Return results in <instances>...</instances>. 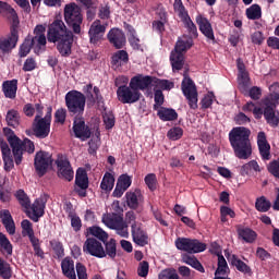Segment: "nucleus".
I'll list each match as a JSON object with an SVG mask.
<instances>
[{"mask_svg": "<svg viewBox=\"0 0 279 279\" xmlns=\"http://www.w3.org/2000/svg\"><path fill=\"white\" fill-rule=\"evenodd\" d=\"M155 105L153 106V110H158L159 108H162V104H165V95L162 94V90L157 89L155 90Z\"/></svg>", "mask_w": 279, "mask_h": 279, "instance_id": "052dcab7", "label": "nucleus"}, {"mask_svg": "<svg viewBox=\"0 0 279 279\" xmlns=\"http://www.w3.org/2000/svg\"><path fill=\"white\" fill-rule=\"evenodd\" d=\"M50 246L56 254L54 258H64V245L62 244V242L58 240H52L50 241Z\"/></svg>", "mask_w": 279, "mask_h": 279, "instance_id": "3c124183", "label": "nucleus"}, {"mask_svg": "<svg viewBox=\"0 0 279 279\" xmlns=\"http://www.w3.org/2000/svg\"><path fill=\"white\" fill-rule=\"evenodd\" d=\"M110 4L100 5L98 16L102 21H108L110 19Z\"/></svg>", "mask_w": 279, "mask_h": 279, "instance_id": "69168bd1", "label": "nucleus"}, {"mask_svg": "<svg viewBox=\"0 0 279 279\" xmlns=\"http://www.w3.org/2000/svg\"><path fill=\"white\" fill-rule=\"evenodd\" d=\"M102 223H105L107 228H110V230H117V228H120L125 221H123V216L113 214L112 216L102 217Z\"/></svg>", "mask_w": 279, "mask_h": 279, "instance_id": "7c9ffc66", "label": "nucleus"}, {"mask_svg": "<svg viewBox=\"0 0 279 279\" xmlns=\"http://www.w3.org/2000/svg\"><path fill=\"white\" fill-rule=\"evenodd\" d=\"M144 182L148 186L149 191H156V183L158 182V180L156 179V174H147L144 179Z\"/></svg>", "mask_w": 279, "mask_h": 279, "instance_id": "e2e57ef3", "label": "nucleus"}, {"mask_svg": "<svg viewBox=\"0 0 279 279\" xmlns=\"http://www.w3.org/2000/svg\"><path fill=\"white\" fill-rule=\"evenodd\" d=\"M264 119H266V123L270 125V128H278L279 125V111L276 110V102H272L269 99L264 100Z\"/></svg>", "mask_w": 279, "mask_h": 279, "instance_id": "f8f14e48", "label": "nucleus"}, {"mask_svg": "<svg viewBox=\"0 0 279 279\" xmlns=\"http://www.w3.org/2000/svg\"><path fill=\"white\" fill-rule=\"evenodd\" d=\"M19 90V80L4 81L2 83V93L7 99H16V92Z\"/></svg>", "mask_w": 279, "mask_h": 279, "instance_id": "393cba45", "label": "nucleus"}, {"mask_svg": "<svg viewBox=\"0 0 279 279\" xmlns=\"http://www.w3.org/2000/svg\"><path fill=\"white\" fill-rule=\"evenodd\" d=\"M89 41L92 45H97L101 38H104V34H106V26L101 24H93L89 28Z\"/></svg>", "mask_w": 279, "mask_h": 279, "instance_id": "cd10ccee", "label": "nucleus"}, {"mask_svg": "<svg viewBox=\"0 0 279 279\" xmlns=\"http://www.w3.org/2000/svg\"><path fill=\"white\" fill-rule=\"evenodd\" d=\"M167 136L170 141H180L184 136V130L180 126H174L168 131Z\"/></svg>", "mask_w": 279, "mask_h": 279, "instance_id": "5fc2aeb1", "label": "nucleus"}, {"mask_svg": "<svg viewBox=\"0 0 279 279\" xmlns=\"http://www.w3.org/2000/svg\"><path fill=\"white\" fill-rule=\"evenodd\" d=\"M196 23L199 27V32L208 39L215 41V32L213 31V24L208 21V19L197 15Z\"/></svg>", "mask_w": 279, "mask_h": 279, "instance_id": "5701e85b", "label": "nucleus"}, {"mask_svg": "<svg viewBox=\"0 0 279 279\" xmlns=\"http://www.w3.org/2000/svg\"><path fill=\"white\" fill-rule=\"evenodd\" d=\"M56 165L59 169V178H63L68 182H71L73 180L74 172L69 158L64 155H59L56 160Z\"/></svg>", "mask_w": 279, "mask_h": 279, "instance_id": "dca6fc26", "label": "nucleus"}, {"mask_svg": "<svg viewBox=\"0 0 279 279\" xmlns=\"http://www.w3.org/2000/svg\"><path fill=\"white\" fill-rule=\"evenodd\" d=\"M159 279H180L178 271L173 268H167L160 271Z\"/></svg>", "mask_w": 279, "mask_h": 279, "instance_id": "4d7b16f0", "label": "nucleus"}, {"mask_svg": "<svg viewBox=\"0 0 279 279\" xmlns=\"http://www.w3.org/2000/svg\"><path fill=\"white\" fill-rule=\"evenodd\" d=\"M0 10H2L3 12H7V14H10L13 21H16V19H19V14H16V11L14 10V8H12V5H10L8 2L1 1Z\"/></svg>", "mask_w": 279, "mask_h": 279, "instance_id": "bf43d9fd", "label": "nucleus"}, {"mask_svg": "<svg viewBox=\"0 0 279 279\" xmlns=\"http://www.w3.org/2000/svg\"><path fill=\"white\" fill-rule=\"evenodd\" d=\"M15 198L17 199L22 208H25L26 210H29V208H32V201H29V196H27V193H25L24 190H17L15 192Z\"/></svg>", "mask_w": 279, "mask_h": 279, "instance_id": "37998d69", "label": "nucleus"}, {"mask_svg": "<svg viewBox=\"0 0 279 279\" xmlns=\"http://www.w3.org/2000/svg\"><path fill=\"white\" fill-rule=\"evenodd\" d=\"M230 271L228 267V262L223 255H218V267L215 271V276H226Z\"/></svg>", "mask_w": 279, "mask_h": 279, "instance_id": "49530a36", "label": "nucleus"}, {"mask_svg": "<svg viewBox=\"0 0 279 279\" xmlns=\"http://www.w3.org/2000/svg\"><path fill=\"white\" fill-rule=\"evenodd\" d=\"M125 198H126V205L129 206V208H131L132 210H136L141 202H143V193L141 192V190L136 189L134 190V192L132 191L126 192Z\"/></svg>", "mask_w": 279, "mask_h": 279, "instance_id": "bb28decb", "label": "nucleus"}, {"mask_svg": "<svg viewBox=\"0 0 279 279\" xmlns=\"http://www.w3.org/2000/svg\"><path fill=\"white\" fill-rule=\"evenodd\" d=\"M148 275H149V263L147 260H143L138 265L137 276H140V278H147Z\"/></svg>", "mask_w": 279, "mask_h": 279, "instance_id": "680f3d73", "label": "nucleus"}, {"mask_svg": "<svg viewBox=\"0 0 279 279\" xmlns=\"http://www.w3.org/2000/svg\"><path fill=\"white\" fill-rule=\"evenodd\" d=\"M245 14L248 21H258L263 17V9L258 4H252L246 9Z\"/></svg>", "mask_w": 279, "mask_h": 279, "instance_id": "a19ab883", "label": "nucleus"}, {"mask_svg": "<svg viewBox=\"0 0 279 279\" xmlns=\"http://www.w3.org/2000/svg\"><path fill=\"white\" fill-rule=\"evenodd\" d=\"M129 84L133 90L141 93V90H147L151 84L154 85V76L137 74L131 78Z\"/></svg>", "mask_w": 279, "mask_h": 279, "instance_id": "f3484780", "label": "nucleus"}, {"mask_svg": "<svg viewBox=\"0 0 279 279\" xmlns=\"http://www.w3.org/2000/svg\"><path fill=\"white\" fill-rule=\"evenodd\" d=\"M251 135L252 131L245 126H235L229 132V143L239 160H247L252 157Z\"/></svg>", "mask_w": 279, "mask_h": 279, "instance_id": "7ed1b4c3", "label": "nucleus"}, {"mask_svg": "<svg viewBox=\"0 0 279 279\" xmlns=\"http://www.w3.org/2000/svg\"><path fill=\"white\" fill-rule=\"evenodd\" d=\"M7 141L0 140V150L4 162V171L10 172L14 169V162L19 167L23 162V154H34L36 146L29 138L21 140L16 133L8 126L2 129Z\"/></svg>", "mask_w": 279, "mask_h": 279, "instance_id": "f257e3e1", "label": "nucleus"}, {"mask_svg": "<svg viewBox=\"0 0 279 279\" xmlns=\"http://www.w3.org/2000/svg\"><path fill=\"white\" fill-rule=\"evenodd\" d=\"M61 269L65 278L77 279V276L75 275V263L73 262V259L65 257L61 262Z\"/></svg>", "mask_w": 279, "mask_h": 279, "instance_id": "c756f323", "label": "nucleus"}, {"mask_svg": "<svg viewBox=\"0 0 279 279\" xmlns=\"http://www.w3.org/2000/svg\"><path fill=\"white\" fill-rule=\"evenodd\" d=\"M0 278L11 279L12 278V268L10 264L5 262L3 258L0 259Z\"/></svg>", "mask_w": 279, "mask_h": 279, "instance_id": "603ef678", "label": "nucleus"}, {"mask_svg": "<svg viewBox=\"0 0 279 279\" xmlns=\"http://www.w3.org/2000/svg\"><path fill=\"white\" fill-rule=\"evenodd\" d=\"M130 62V54L125 50H118L111 57V68L113 71H120L121 66H125Z\"/></svg>", "mask_w": 279, "mask_h": 279, "instance_id": "4be33fe9", "label": "nucleus"}, {"mask_svg": "<svg viewBox=\"0 0 279 279\" xmlns=\"http://www.w3.org/2000/svg\"><path fill=\"white\" fill-rule=\"evenodd\" d=\"M181 90L184 95V97L187 100V104L191 108V110H197V86H195V82L189 76H184L182 83H181Z\"/></svg>", "mask_w": 279, "mask_h": 279, "instance_id": "1a4fd4ad", "label": "nucleus"}, {"mask_svg": "<svg viewBox=\"0 0 279 279\" xmlns=\"http://www.w3.org/2000/svg\"><path fill=\"white\" fill-rule=\"evenodd\" d=\"M228 260L232 267H235L238 271L244 274L245 276H252V267H250L245 262L241 260L238 255H230Z\"/></svg>", "mask_w": 279, "mask_h": 279, "instance_id": "a878e982", "label": "nucleus"}, {"mask_svg": "<svg viewBox=\"0 0 279 279\" xmlns=\"http://www.w3.org/2000/svg\"><path fill=\"white\" fill-rule=\"evenodd\" d=\"M65 106L70 114L82 117L86 108V96L82 92L70 90L65 95Z\"/></svg>", "mask_w": 279, "mask_h": 279, "instance_id": "39448f33", "label": "nucleus"}, {"mask_svg": "<svg viewBox=\"0 0 279 279\" xmlns=\"http://www.w3.org/2000/svg\"><path fill=\"white\" fill-rule=\"evenodd\" d=\"M47 28L43 24H38L34 28V36H27L24 43L20 46L19 56L20 58H27L29 51L33 47H46L47 46V36H45Z\"/></svg>", "mask_w": 279, "mask_h": 279, "instance_id": "20e7f679", "label": "nucleus"}, {"mask_svg": "<svg viewBox=\"0 0 279 279\" xmlns=\"http://www.w3.org/2000/svg\"><path fill=\"white\" fill-rule=\"evenodd\" d=\"M72 130L75 138H80L82 141H88V138H90L93 135L90 128L86 125V121L82 117L74 118Z\"/></svg>", "mask_w": 279, "mask_h": 279, "instance_id": "4468645a", "label": "nucleus"}, {"mask_svg": "<svg viewBox=\"0 0 279 279\" xmlns=\"http://www.w3.org/2000/svg\"><path fill=\"white\" fill-rule=\"evenodd\" d=\"M173 8H174V12H178L179 17L181 20L189 16V11H186V8L184 7V3H182V0H174Z\"/></svg>", "mask_w": 279, "mask_h": 279, "instance_id": "6e6d98bb", "label": "nucleus"}, {"mask_svg": "<svg viewBox=\"0 0 279 279\" xmlns=\"http://www.w3.org/2000/svg\"><path fill=\"white\" fill-rule=\"evenodd\" d=\"M76 274L78 279H88V274L86 272V266L82 263H76Z\"/></svg>", "mask_w": 279, "mask_h": 279, "instance_id": "338daca9", "label": "nucleus"}, {"mask_svg": "<svg viewBox=\"0 0 279 279\" xmlns=\"http://www.w3.org/2000/svg\"><path fill=\"white\" fill-rule=\"evenodd\" d=\"M131 234L134 243L140 247H145L149 243V236L142 228L141 222H134L131 225Z\"/></svg>", "mask_w": 279, "mask_h": 279, "instance_id": "a211bd4d", "label": "nucleus"}, {"mask_svg": "<svg viewBox=\"0 0 279 279\" xmlns=\"http://www.w3.org/2000/svg\"><path fill=\"white\" fill-rule=\"evenodd\" d=\"M83 252L95 258H104V244L96 238H87L83 244Z\"/></svg>", "mask_w": 279, "mask_h": 279, "instance_id": "ddd939ff", "label": "nucleus"}, {"mask_svg": "<svg viewBox=\"0 0 279 279\" xmlns=\"http://www.w3.org/2000/svg\"><path fill=\"white\" fill-rule=\"evenodd\" d=\"M238 234L241 239H243V241H245V243H254L257 236L255 231L250 228L240 229Z\"/></svg>", "mask_w": 279, "mask_h": 279, "instance_id": "a18cd8bd", "label": "nucleus"}, {"mask_svg": "<svg viewBox=\"0 0 279 279\" xmlns=\"http://www.w3.org/2000/svg\"><path fill=\"white\" fill-rule=\"evenodd\" d=\"M47 206V202H45V198H36L34 203L31 205V210H26V215L28 218L34 221V223H38L40 221L41 217H45V208Z\"/></svg>", "mask_w": 279, "mask_h": 279, "instance_id": "2eb2a0df", "label": "nucleus"}, {"mask_svg": "<svg viewBox=\"0 0 279 279\" xmlns=\"http://www.w3.org/2000/svg\"><path fill=\"white\" fill-rule=\"evenodd\" d=\"M141 96H142L141 92L133 89L130 86V83H129V86L121 85L117 89V97L121 104H136V101L141 100Z\"/></svg>", "mask_w": 279, "mask_h": 279, "instance_id": "9d476101", "label": "nucleus"}, {"mask_svg": "<svg viewBox=\"0 0 279 279\" xmlns=\"http://www.w3.org/2000/svg\"><path fill=\"white\" fill-rule=\"evenodd\" d=\"M107 38L116 49H123L125 47V34L119 28H111L107 35Z\"/></svg>", "mask_w": 279, "mask_h": 279, "instance_id": "6ab92c4d", "label": "nucleus"}, {"mask_svg": "<svg viewBox=\"0 0 279 279\" xmlns=\"http://www.w3.org/2000/svg\"><path fill=\"white\" fill-rule=\"evenodd\" d=\"M100 189L102 191H106L107 193H110L112 189H114V175L110 172H106L102 177Z\"/></svg>", "mask_w": 279, "mask_h": 279, "instance_id": "79ce46f5", "label": "nucleus"}, {"mask_svg": "<svg viewBox=\"0 0 279 279\" xmlns=\"http://www.w3.org/2000/svg\"><path fill=\"white\" fill-rule=\"evenodd\" d=\"M47 40L57 45L61 58H69L73 53V32L66 28L62 20H54L49 24Z\"/></svg>", "mask_w": 279, "mask_h": 279, "instance_id": "f03ea898", "label": "nucleus"}, {"mask_svg": "<svg viewBox=\"0 0 279 279\" xmlns=\"http://www.w3.org/2000/svg\"><path fill=\"white\" fill-rule=\"evenodd\" d=\"M54 121L56 123H61V125H64L66 121V109L60 108L54 113Z\"/></svg>", "mask_w": 279, "mask_h": 279, "instance_id": "0e129e2a", "label": "nucleus"}, {"mask_svg": "<svg viewBox=\"0 0 279 279\" xmlns=\"http://www.w3.org/2000/svg\"><path fill=\"white\" fill-rule=\"evenodd\" d=\"M16 43H19V31L12 28L11 35L8 38L0 39V51L2 53H10V50L16 47Z\"/></svg>", "mask_w": 279, "mask_h": 279, "instance_id": "412c9836", "label": "nucleus"}, {"mask_svg": "<svg viewBox=\"0 0 279 279\" xmlns=\"http://www.w3.org/2000/svg\"><path fill=\"white\" fill-rule=\"evenodd\" d=\"M170 63L173 73L175 71H182L184 69V53L172 52L170 53Z\"/></svg>", "mask_w": 279, "mask_h": 279, "instance_id": "f704fd0d", "label": "nucleus"}, {"mask_svg": "<svg viewBox=\"0 0 279 279\" xmlns=\"http://www.w3.org/2000/svg\"><path fill=\"white\" fill-rule=\"evenodd\" d=\"M21 228L23 236H28L29 241L37 239L34 233V225L32 223V221L27 219L22 220Z\"/></svg>", "mask_w": 279, "mask_h": 279, "instance_id": "c03bdc74", "label": "nucleus"}, {"mask_svg": "<svg viewBox=\"0 0 279 279\" xmlns=\"http://www.w3.org/2000/svg\"><path fill=\"white\" fill-rule=\"evenodd\" d=\"M255 208L258 213H267L271 208V202L267 201L265 196H260L255 202Z\"/></svg>", "mask_w": 279, "mask_h": 279, "instance_id": "de8ad7c7", "label": "nucleus"}, {"mask_svg": "<svg viewBox=\"0 0 279 279\" xmlns=\"http://www.w3.org/2000/svg\"><path fill=\"white\" fill-rule=\"evenodd\" d=\"M268 171L269 173H271V175H274V178L279 179V161L278 160L271 161L268 166Z\"/></svg>", "mask_w": 279, "mask_h": 279, "instance_id": "774afa93", "label": "nucleus"}, {"mask_svg": "<svg viewBox=\"0 0 279 279\" xmlns=\"http://www.w3.org/2000/svg\"><path fill=\"white\" fill-rule=\"evenodd\" d=\"M0 219L8 234H11V236L16 234V223H14V218H12V214L8 209L0 211Z\"/></svg>", "mask_w": 279, "mask_h": 279, "instance_id": "b1692460", "label": "nucleus"}, {"mask_svg": "<svg viewBox=\"0 0 279 279\" xmlns=\"http://www.w3.org/2000/svg\"><path fill=\"white\" fill-rule=\"evenodd\" d=\"M177 250L186 252L187 254H199L206 252V243L197 239L178 238L174 242Z\"/></svg>", "mask_w": 279, "mask_h": 279, "instance_id": "6e6552de", "label": "nucleus"}, {"mask_svg": "<svg viewBox=\"0 0 279 279\" xmlns=\"http://www.w3.org/2000/svg\"><path fill=\"white\" fill-rule=\"evenodd\" d=\"M87 232L101 243H106L110 236L108 235V232L97 226L89 227Z\"/></svg>", "mask_w": 279, "mask_h": 279, "instance_id": "4c0bfd02", "label": "nucleus"}, {"mask_svg": "<svg viewBox=\"0 0 279 279\" xmlns=\"http://www.w3.org/2000/svg\"><path fill=\"white\" fill-rule=\"evenodd\" d=\"M0 252L4 256H12L13 246L8 236L0 232Z\"/></svg>", "mask_w": 279, "mask_h": 279, "instance_id": "ea45409f", "label": "nucleus"}, {"mask_svg": "<svg viewBox=\"0 0 279 279\" xmlns=\"http://www.w3.org/2000/svg\"><path fill=\"white\" fill-rule=\"evenodd\" d=\"M5 121L9 128H14V130H16V128L21 125V113H19V111L15 109H10L7 112Z\"/></svg>", "mask_w": 279, "mask_h": 279, "instance_id": "e433bc0d", "label": "nucleus"}, {"mask_svg": "<svg viewBox=\"0 0 279 279\" xmlns=\"http://www.w3.org/2000/svg\"><path fill=\"white\" fill-rule=\"evenodd\" d=\"M257 146L263 160H269L271 158V145L267 142V134L260 131L257 134Z\"/></svg>", "mask_w": 279, "mask_h": 279, "instance_id": "aec40b11", "label": "nucleus"}, {"mask_svg": "<svg viewBox=\"0 0 279 279\" xmlns=\"http://www.w3.org/2000/svg\"><path fill=\"white\" fill-rule=\"evenodd\" d=\"M102 243L105 245L102 258H106V256H108V258L114 260L117 258V240L114 238H111L110 240H107Z\"/></svg>", "mask_w": 279, "mask_h": 279, "instance_id": "473e14b6", "label": "nucleus"}, {"mask_svg": "<svg viewBox=\"0 0 279 279\" xmlns=\"http://www.w3.org/2000/svg\"><path fill=\"white\" fill-rule=\"evenodd\" d=\"M64 20L74 34L82 33V23L84 17L82 16V9L75 3L66 4L64 8Z\"/></svg>", "mask_w": 279, "mask_h": 279, "instance_id": "423d86ee", "label": "nucleus"}, {"mask_svg": "<svg viewBox=\"0 0 279 279\" xmlns=\"http://www.w3.org/2000/svg\"><path fill=\"white\" fill-rule=\"evenodd\" d=\"M31 245L34 250L35 256H37V258H40L41 260H45V251L40 246V239L35 238L31 240Z\"/></svg>", "mask_w": 279, "mask_h": 279, "instance_id": "864d4df0", "label": "nucleus"}, {"mask_svg": "<svg viewBox=\"0 0 279 279\" xmlns=\"http://www.w3.org/2000/svg\"><path fill=\"white\" fill-rule=\"evenodd\" d=\"M157 117L160 119V121H177L178 111L172 108L160 107L157 110Z\"/></svg>", "mask_w": 279, "mask_h": 279, "instance_id": "72a5a7b5", "label": "nucleus"}, {"mask_svg": "<svg viewBox=\"0 0 279 279\" xmlns=\"http://www.w3.org/2000/svg\"><path fill=\"white\" fill-rule=\"evenodd\" d=\"M181 21L186 27L190 36H192L193 38H197V26L195 25V23H193V20H191V16L187 15L183 17Z\"/></svg>", "mask_w": 279, "mask_h": 279, "instance_id": "09e8293b", "label": "nucleus"}, {"mask_svg": "<svg viewBox=\"0 0 279 279\" xmlns=\"http://www.w3.org/2000/svg\"><path fill=\"white\" fill-rule=\"evenodd\" d=\"M75 184L82 191H86L88 189V174H86V170L78 168L75 177Z\"/></svg>", "mask_w": 279, "mask_h": 279, "instance_id": "58836bf2", "label": "nucleus"}, {"mask_svg": "<svg viewBox=\"0 0 279 279\" xmlns=\"http://www.w3.org/2000/svg\"><path fill=\"white\" fill-rule=\"evenodd\" d=\"M153 86H158L162 90H171V88H174L175 84L169 80H160V78L154 77Z\"/></svg>", "mask_w": 279, "mask_h": 279, "instance_id": "8fccbe9b", "label": "nucleus"}, {"mask_svg": "<svg viewBox=\"0 0 279 279\" xmlns=\"http://www.w3.org/2000/svg\"><path fill=\"white\" fill-rule=\"evenodd\" d=\"M193 37H183L179 38L174 49L172 50L173 53H185V51H189L191 47H193Z\"/></svg>", "mask_w": 279, "mask_h": 279, "instance_id": "2f4dec72", "label": "nucleus"}, {"mask_svg": "<svg viewBox=\"0 0 279 279\" xmlns=\"http://www.w3.org/2000/svg\"><path fill=\"white\" fill-rule=\"evenodd\" d=\"M182 260L183 263H185L186 265H190V267H193L194 269H196V271H199L201 274H204L206 271L202 263H199V260L196 259L194 255L184 253L182 255Z\"/></svg>", "mask_w": 279, "mask_h": 279, "instance_id": "c9c22d12", "label": "nucleus"}, {"mask_svg": "<svg viewBox=\"0 0 279 279\" xmlns=\"http://www.w3.org/2000/svg\"><path fill=\"white\" fill-rule=\"evenodd\" d=\"M117 185L128 191L130 186H132V177L128 174H121L118 179Z\"/></svg>", "mask_w": 279, "mask_h": 279, "instance_id": "13d9d810", "label": "nucleus"}, {"mask_svg": "<svg viewBox=\"0 0 279 279\" xmlns=\"http://www.w3.org/2000/svg\"><path fill=\"white\" fill-rule=\"evenodd\" d=\"M86 99H87V106H95V104H97L98 107H101L105 104L104 96L101 95V90L97 86H94L93 92H90L89 94H86L85 100Z\"/></svg>", "mask_w": 279, "mask_h": 279, "instance_id": "c85d7f7f", "label": "nucleus"}, {"mask_svg": "<svg viewBox=\"0 0 279 279\" xmlns=\"http://www.w3.org/2000/svg\"><path fill=\"white\" fill-rule=\"evenodd\" d=\"M53 112V108L48 107L46 116L40 118V116H35L33 121V133L36 138H47L51 132V113Z\"/></svg>", "mask_w": 279, "mask_h": 279, "instance_id": "0eeeda50", "label": "nucleus"}, {"mask_svg": "<svg viewBox=\"0 0 279 279\" xmlns=\"http://www.w3.org/2000/svg\"><path fill=\"white\" fill-rule=\"evenodd\" d=\"M53 162L51 159V155L45 150H39L36 153L34 158V167L37 175L39 178H43L45 173H47V169H49V166Z\"/></svg>", "mask_w": 279, "mask_h": 279, "instance_id": "9b49d317", "label": "nucleus"}]
</instances>
